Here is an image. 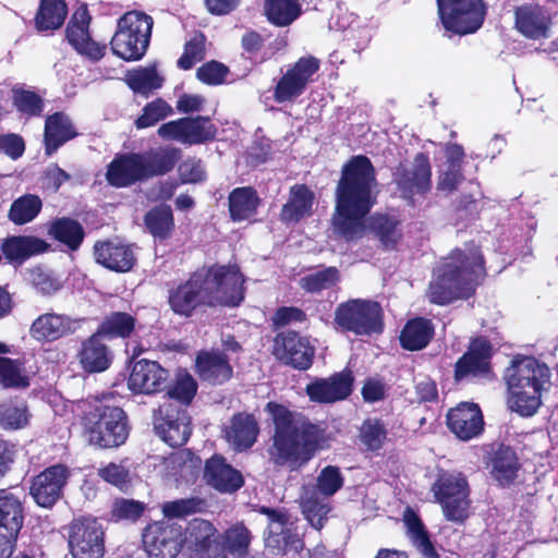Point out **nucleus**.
<instances>
[{
    "label": "nucleus",
    "mask_w": 558,
    "mask_h": 558,
    "mask_svg": "<svg viewBox=\"0 0 558 558\" xmlns=\"http://www.w3.org/2000/svg\"><path fill=\"white\" fill-rule=\"evenodd\" d=\"M260 512L268 518V529L266 532V545L274 549L287 550L289 547L298 549L300 541L288 527V521L283 513L269 508H262Z\"/></svg>",
    "instance_id": "33"
},
{
    "label": "nucleus",
    "mask_w": 558,
    "mask_h": 558,
    "mask_svg": "<svg viewBox=\"0 0 558 558\" xmlns=\"http://www.w3.org/2000/svg\"><path fill=\"white\" fill-rule=\"evenodd\" d=\"M49 232L54 239L64 243L71 250H76L84 238L82 226L69 218L56 220L51 225Z\"/></svg>",
    "instance_id": "47"
},
{
    "label": "nucleus",
    "mask_w": 558,
    "mask_h": 558,
    "mask_svg": "<svg viewBox=\"0 0 558 558\" xmlns=\"http://www.w3.org/2000/svg\"><path fill=\"white\" fill-rule=\"evenodd\" d=\"M549 24L548 13L539 5L524 4L515 10V27L527 38L548 37Z\"/></svg>",
    "instance_id": "31"
},
{
    "label": "nucleus",
    "mask_w": 558,
    "mask_h": 558,
    "mask_svg": "<svg viewBox=\"0 0 558 558\" xmlns=\"http://www.w3.org/2000/svg\"><path fill=\"white\" fill-rule=\"evenodd\" d=\"M89 22L87 8L81 5L71 16L66 27V38L78 53L97 61L105 54L106 46L99 45L90 38Z\"/></svg>",
    "instance_id": "20"
},
{
    "label": "nucleus",
    "mask_w": 558,
    "mask_h": 558,
    "mask_svg": "<svg viewBox=\"0 0 558 558\" xmlns=\"http://www.w3.org/2000/svg\"><path fill=\"white\" fill-rule=\"evenodd\" d=\"M518 471L515 453L510 448H501L493 460V475L501 484L511 482Z\"/></svg>",
    "instance_id": "51"
},
{
    "label": "nucleus",
    "mask_w": 558,
    "mask_h": 558,
    "mask_svg": "<svg viewBox=\"0 0 558 558\" xmlns=\"http://www.w3.org/2000/svg\"><path fill=\"white\" fill-rule=\"evenodd\" d=\"M145 510V505L140 501L121 499L116 501L112 514L116 519L136 520Z\"/></svg>",
    "instance_id": "63"
},
{
    "label": "nucleus",
    "mask_w": 558,
    "mask_h": 558,
    "mask_svg": "<svg viewBox=\"0 0 558 558\" xmlns=\"http://www.w3.org/2000/svg\"><path fill=\"white\" fill-rule=\"evenodd\" d=\"M22 524L23 507L20 498L10 490L0 489V558L12 554Z\"/></svg>",
    "instance_id": "18"
},
{
    "label": "nucleus",
    "mask_w": 558,
    "mask_h": 558,
    "mask_svg": "<svg viewBox=\"0 0 558 558\" xmlns=\"http://www.w3.org/2000/svg\"><path fill=\"white\" fill-rule=\"evenodd\" d=\"M259 198L252 187L234 189L229 195V211L232 220L250 219L256 213Z\"/></svg>",
    "instance_id": "40"
},
{
    "label": "nucleus",
    "mask_w": 558,
    "mask_h": 558,
    "mask_svg": "<svg viewBox=\"0 0 558 558\" xmlns=\"http://www.w3.org/2000/svg\"><path fill=\"white\" fill-rule=\"evenodd\" d=\"M28 416L23 404L3 403L0 405V423L7 428H22L27 424Z\"/></svg>",
    "instance_id": "62"
},
{
    "label": "nucleus",
    "mask_w": 558,
    "mask_h": 558,
    "mask_svg": "<svg viewBox=\"0 0 558 558\" xmlns=\"http://www.w3.org/2000/svg\"><path fill=\"white\" fill-rule=\"evenodd\" d=\"M464 157L463 148L458 144L445 147L446 160L439 167L437 189L442 192L453 191L463 180L461 163Z\"/></svg>",
    "instance_id": "34"
},
{
    "label": "nucleus",
    "mask_w": 558,
    "mask_h": 558,
    "mask_svg": "<svg viewBox=\"0 0 558 558\" xmlns=\"http://www.w3.org/2000/svg\"><path fill=\"white\" fill-rule=\"evenodd\" d=\"M128 417L119 407H101L86 420L88 442L98 448H114L129 437Z\"/></svg>",
    "instance_id": "9"
},
{
    "label": "nucleus",
    "mask_w": 558,
    "mask_h": 558,
    "mask_svg": "<svg viewBox=\"0 0 558 558\" xmlns=\"http://www.w3.org/2000/svg\"><path fill=\"white\" fill-rule=\"evenodd\" d=\"M29 373L24 361L0 357V385L4 388L23 389L29 386Z\"/></svg>",
    "instance_id": "44"
},
{
    "label": "nucleus",
    "mask_w": 558,
    "mask_h": 558,
    "mask_svg": "<svg viewBox=\"0 0 558 558\" xmlns=\"http://www.w3.org/2000/svg\"><path fill=\"white\" fill-rule=\"evenodd\" d=\"M258 423L252 414L238 413L225 425L223 438L235 451L251 448L258 436Z\"/></svg>",
    "instance_id": "27"
},
{
    "label": "nucleus",
    "mask_w": 558,
    "mask_h": 558,
    "mask_svg": "<svg viewBox=\"0 0 558 558\" xmlns=\"http://www.w3.org/2000/svg\"><path fill=\"white\" fill-rule=\"evenodd\" d=\"M1 248L9 262L21 264L32 255L45 252L47 244L33 236H12L2 243Z\"/></svg>",
    "instance_id": "39"
},
{
    "label": "nucleus",
    "mask_w": 558,
    "mask_h": 558,
    "mask_svg": "<svg viewBox=\"0 0 558 558\" xmlns=\"http://www.w3.org/2000/svg\"><path fill=\"white\" fill-rule=\"evenodd\" d=\"M339 279V272L335 267L308 274L300 279L301 287L307 292L315 293L332 287Z\"/></svg>",
    "instance_id": "55"
},
{
    "label": "nucleus",
    "mask_w": 558,
    "mask_h": 558,
    "mask_svg": "<svg viewBox=\"0 0 558 558\" xmlns=\"http://www.w3.org/2000/svg\"><path fill=\"white\" fill-rule=\"evenodd\" d=\"M202 500L197 498L178 499L162 504L161 511L165 520L184 518L196 513L202 508Z\"/></svg>",
    "instance_id": "58"
},
{
    "label": "nucleus",
    "mask_w": 558,
    "mask_h": 558,
    "mask_svg": "<svg viewBox=\"0 0 558 558\" xmlns=\"http://www.w3.org/2000/svg\"><path fill=\"white\" fill-rule=\"evenodd\" d=\"M66 4L62 0H41L35 17L39 31L59 28L66 16Z\"/></svg>",
    "instance_id": "45"
},
{
    "label": "nucleus",
    "mask_w": 558,
    "mask_h": 558,
    "mask_svg": "<svg viewBox=\"0 0 558 558\" xmlns=\"http://www.w3.org/2000/svg\"><path fill=\"white\" fill-rule=\"evenodd\" d=\"M204 477L210 486L223 493L235 492L243 485L241 473L221 456H214L207 460Z\"/></svg>",
    "instance_id": "32"
},
{
    "label": "nucleus",
    "mask_w": 558,
    "mask_h": 558,
    "mask_svg": "<svg viewBox=\"0 0 558 558\" xmlns=\"http://www.w3.org/2000/svg\"><path fill=\"white\" fill-rule=\"evenodd\" d=\"M395 180L404 198L427 192L430 189V167L427 157L418 154L410 169L399 167Z\"/></svg>",
    "instance_id": "26"
},
{
    "label": "nucleus",
    "mask_w": 558,
    "mask_h": 558,
    "mask_svg": "<svg viewBox=\"0 0 558 558\" xmlns=\"http://www.w3.org/2000/svg\"><path fill=\"white\" fill-rule=\"evenodd\" d=\"M183 526L170 520L154 521L143 532L148 558H175L182 548Z\"/></svg>",
    "instance_id": "13"
},
{
    "label": "nucleus",
    "mask_w": 558,
    "mask_h": 558,
    "mask_svg": "<svg viewBox=\"0 0 558 558\" xmlns=\"http://www.w3.org/2000/svg\"><path fill=\"white\" fill-rule=\"evenodd\" d=\"M76 132L74 126L63 113H54L49 117L45 125V144L48 155L53 154L65 142L74 138Z\"/></svg>",
    "instance_id": "38"
},
{
    "label": "nucleus",
    "mask_w": 558,
    "mask_h": 558,
    "mask_svg": "<svg viewBox=\"0 0 558 558\" xmlns=\"http://www.w3.org/2000/svg\"><path fill=\"white\" fill-rule=\"evenodd\" d=\"M145 223L155 238L166 239L173 228V216L169 206H158L145 216Z\"/></svg>",
    "instance_id": "50"
},
{
    "label": "nucleus",
    "mask_w": 558,
    "mask_h": 558,
    "mask_svg": "<svg viewBox=\"0 0 558 558\" xmlns=\"http://www.w3.org/2000/svg\"><path fill=\"white\" fill-rule=\"evenodd\" d=\"M168 377V371L159 363L143 359L133 364L128 386L135 393L150 395L159 391Z\"/></svg>",
    "instance_id": "24"
},
{
    "label": "nucleus",
    "mask_w": 558,
    "mask_h": 558,
    "mask_svg": "<svg viewBox=\"0 0 558 558\" xmlns=\"http://www.w3.org/2000/svg\"><path fill=\"white\" fill-rule=\"evenodd\" d=\"M196 389L197 385L194 378L185 372H180L177 375L175 383L169 390V396L172 399H175L182 403L187 404L195 396Z\"/></svg>",
    "instance_id": "61"
},
{
    "label": "nucleus",
    "mask_w": 558,
    "mask_h": 558,
    "mask_svg": "<svg viewBox=\"0 0 558 558\" xmlns=\"http://www.w3.org/2000/svg\"><path fill=\"white\" fill-rule=\"evenodd\" d=\"M403 522L407 526V534L415 548L425 558H438V554L429 539L428 533L415 512L411 509H407L403 515Z\"/></svg>",
    "instance_id": "42"
},
{
    "label": "nucleus",
    "mask_w": 558,
    "mask_h": 558,
    "mask_svg": "<svg viewBox=\"0 0 558 558\" xmlns=\"http://www.w3.org/2000/svg\"><path fill=\"white\" fill-rule=\"evenodd\" d=\"M223 554H230L236 558H244L248 553L252 534L243 523H235L227 529L219 537Z\"/></svg>",
    "instance_id": "43"
},
{
    "label": "nucleus",
    "mask_w": 558,
    "mask_h": 558,
    "mask_svg": "<svg viewBox=\"0 0 558 558\" xmlns=\"http://www.w3.org/2000/svg\"><path fill=\"white\" fill-rule=\"evenodd\" d=\"M171 113V106L163 99L158 98L144 107L143 113L135 121V124L138 129L149 128Z\"/></svg>",
    "instance_id": "57"
},
{
    "label": "nucleus",
    "mask_w": 558,
    "mask_h": 558,
    "mask_svg": "<svg viewBox=\"0 0 558 558\" xmlns=\"http://www.w3.org/2000/svg\"><path fill=\"white\" fill-rule=\"evenodd\" d=\"M69 547L73 558H102L104 529L93 518L74 520L69 526Z\"/></svg>",
    "instance_id": "15"
},
{
    "label": "nucleus",
    "mask_w": 558,
    "mask_h": 558,
    "mask_svg": "<svg viewBox=\"0 0 558 558\" xmlns=\"http://www.w3.org/2000/svg\"><path fill=\"white\" fill-rule=\"evenodd\" d=\"M227 74V69L221 63L211 61L197 70V78L206 84H220Z\"/></svg>",
    "instance_id": "64"
},
{
    "label": "nucleus",
    "mask_w": 558,
    "mask_h": 558,
    "mask_svg": "<svg viewBox=\"0 0 558 558\" xmlns=\"http://www.w3.org/2000/svg\"><path fill=\"white\" fill-rule=\"evenodd\" d=\"M70 476L69 469L63 464L47 468L33 478L31 495L36 504L49 508L61 497L62 489Z\"/></svg>",
    "instance_id": "19"
},
{
    "label": "nucleus",
    "mask_w": 558,
    "mask_h": 558,
    "mask_svg": "<svg viewBox=\"0 0 558 558\" xmlns=\"http://www.w3.org/2000/svg\"><path fill=\"white\" fill-rule=\"evenodd\" d=\"M319 69V61L314 57H304L291 65L279 78L274 90V99L279 102L292 101L301 96L313 75Z\"/></svg>",
    "instance_id": "17"
},
{
    "label": "nucleus",
    "mask_w": 558,
    "mask_h": 558,
    "mask_svg": "<svg viewBox=\"0 0 558 558\" xmlns=\"http://www.w3.org/2000/svg\"><path fill=\"white\" fill-rule=\"evenodd\" d=\"M216 526L204 519H193L183 527L182 548L191 551L190 558H228L220 546Z\"/></svg>",
    "instance_id": "14"
},
{
    "label": "nucleus",
    "mask_w": 558,
    "mask_h": 558,
    "mask_svg": "<svg viewBox=\"0 0 558 558\" xmlns=\"http://www.w3.org/2000/svg\"><path fill=\"white\" fill-rule=\"evenodd\" d=\"M153 24V19L145 13H125L118 21V28L111 39L112 52L124 61L142 59L149 45Z\"/></svg>",
    "instance_id": "7"
},
{
    "label": "nucleus",
    "mask_w": 558,
    "mask_h": 558,
    "mask_svg": "<svg viewBox=\"0 0 558 558\" xmlns=\"http://www.w3.org/2000/svg\"><path fill=\"white\" fill-rule=\"evenodd\" d=\"M397 226L398 221L386 215H375L371 218V228L386 247H393L400 239Z\"/></svg>",
    "instance_id": "53"
},
{
    "label": "nucleus",
    "mask_w": 558,
    "mask_h": 558,
    "mask_svg": "<svg viewBox=\"0 0 558 558\" xmlns=\"http://www.w3.org/2000/svg\"><path fill=\"white\" fill-rule=\"evenodd\" d=\"M438 14L446 31L466 35L484 23L486 7L483 0H437Z\"/></svg>",
    "instance_id": "12"
},
{
    "label": "nucleus",
    "mask_w": 558,
    "mask_h": 558,
    "mask_svg": "<svg viewBox=\"0 0 558 558\" xmlns=\"http://www.w3.org/2000/svg\"><path fill=\"white\" fill-rule=\"evenodd\" d=\"M353 377L350 372L333 374L327 378H317L306 386L311 401L333 403L345 399L352 391Z\"/></svg>",
    "instance_id": "22"
},
{
    "label": "nucleus",
    "mask_w": 558,
    "mask_h": 558,
    "mask_svg": "<svg viewBox=\"0 0 558 558\" xmlns=\"http://www.w3.org/2000/svg\"><path fill=\"white\" fill-rule=\"evenodd\" d=\"M343 480L336 466H326L317 477L316 486H305L301 497L304 517L316 530H320L330 511L329 497L342 486Z\"/></svg>",
    "instance_id": "8"
},
{
    "label": "nucleus",
    "mask_w": 558,
    "mask_h": 558,
    "mask_svg": "<svg viewBox=\"0 0 558 558\" xmlns=\"http://www.w3.org/2000/svg\"><path fill=\"white\" fill-rule=\"evenodd\" d=\"M275 354L286 364L306 369L312 365L314 347L306 337L287 332L276 339Z\"/></svg>",
    "instance_id": "21"
},
{
    "label": "nucleus",
    "mask_w": 558,
    "mask_h": 558,
    "mask_svg": "<svg viewBox=\"0 0 558 558\" xmlns=\"http://www.w3.org/2000/svg\"><path fill=\"white\" fill-rule=\"evenodd\" d=\"M336 325L357 336H369L383 330V311L377 302L350 300L339 304L335 312Z\"/></svg>",
    "instance_id": "11"
},
{
    "label": "nucleus",
    "mask_w": 558,
    "mask_h": 558,
    "mask_svg": "<svg viewBox=\"0 0 558 558\" xmlns=\"http://www.w3.org/2000/svg\"><path fill=\"white\" fill-rule=\"evenodd\" d=\"M450 430L461 440H470L484 429V420L480 407L471 402H461L447 414Z\"/></svg>",
    "instance_id": "23"
},
{
    "label": "nucleus",
    "mask_w": 558,
    "mask_h": 558,
    "mask_svg": "<svg viewBox=\"0 0 558 558\" xmlns=\"http://www.w3.org/2000/svg\"><path fill=\"white\" fill-rule=\"evenodd\" d=\"M111 360L108 347L102 342L100 333L97 332L83 343L80 351V362L88 373L106 371L110 366Z\"/></svg>",
    "instance_id": "36"
},
{
    "label": "nucleus",
    "mask_w": 558,
    "mask_h": 558,
    "mask_svg": "<svg viewBox=\"0 0 558 558\" xmlns=\"http://www.w3.org/2000/svg\"><path fill=\"white\" fill-rule=\"evenodd\" d=\"M199 377L210 384H222L231 378L232 367L228 359L219 352H202L196 359Z\"/></svg>",
    "instance_id": "35"
},
{
    "label": "nucleus",
    "mask_w": 558,
    "mask_h": 558,
    "mask_svg": "<svg viewBox=\"0 0 558 558\" xmlns=\"http://www.w3.org/2000/svg\"><path fill=\"white\" fill-rule=\"evenodd\" d=\"M134 326L135 319L130 314L117 312L112 313L104 320L97 333H100L101 337L124 338L132 332Z\"/></svg>",
    "instance_id": "52"
},
{
    "label": "nucleus",
    "mask_w": 558,
    "mask_h": 558,
    "mask_svg": "<svg viewBox=\"0 0 558 558\" xmlns=\"http://www.w3.org/2000/svg\"><path fill=\"white\" fill-rule=\"evenodd\" d=\"M432 490L447 520L462 522L469 517L470 487L462 473L441 472Z\"/></svg>",
    "instance_id": "10"
},
{
    "label": "nucleus",
    "mask_w": 558,
    "mask_h": 558,
    "mask_svg": "<svg viewBox=\"0 0 558 558\" xmlns=\"http://www.w3.org/2000/svg\"><path fill=\"white\" fill-rule=\"evenodd\" d=\"M483 276L484 262L477 248L473 247L468 253L456 250L435 269L427 296L439 305L469 296Z\"/></svg>",
    "instance_id": "4"
},
{
    "label": "nucleus",
    "mask_w": 558,
    "mask_h": 558,
    "mask_svg": "<svg viewBox=\"0 0 558 558\" xmlns=\"http://www.w3.org/2000/svg\"><path fill=\"white\" fill-rule=\"evenodd\" d=\"M243 277L236 266H214L195 272L179 286L169 298L171 308L189 316L201 305L236 306L244 298Z\"/></svg>",
    "instance_id": "2"
},
{
    "label": "nucleus",
    "mask_w": 558,
    "mask_h": 558,
    "mask_svg": "<svg viewBox=\"0 0 558 558\" xmlns=\"http://www.w3.org/2000/svg\"><path fill=\"white\" fill-rule=\"evenodd\" d=\"M179 157L177 148L117 155L108 166L106 178L112 186L126 187L169 172Z\"/></svg>",
    "instance_id": "6"
},
{
    "label": "nucleus",
    "mask_w": 558,
    "mask_h": 558,
    "mask_svg": "<svg viewBox=\"0 0 558 558\" xmlns=\"http://www.w3.org/2000/svg\"><path fill=\"white\" fill-rule=\"evenodd\" d=\"M162 77L157 73L155 66L140 68L130 71L126 75V83L136 93L147 94L153 89L160 88Z\"/></svg>",
    "instance_id": "49"
},
{
    "label": "nucleus",
    "mask_w": 558,
    "mask_h": 558,
    "mask_svg": "<svg viewBox=\"0 0 558 558\" xmlns=\"http://www.w3.org/2000/svg\"><path fill=\"white\" fill-rule=\"evenodd\" d=\"M205 57V36L196 34L185 44L184 52L178 60L180 69L189 70L195 63L201 62Z\"/></svg>",
    "instance_id": "60"
},
{
    "label": "nucleus",
    "mask_w": 558,
    "mask_h": 558,
    "mask_svg": "<svg viewBox=\"0 0 558 558\" xmlns=\"http://www.w3.org/2000/svg\"><path fill=\"white\" fill-rule=\"evenodd\" d=\"M41 207V199L37 195H23L12 203L9 219L15 225H25L37 217Z\"/></svg>",
    "instance_id": "46"
},
{
    "label": "nucleus",
    "mask_w": 558,
    "mask_h": 558,
    "mask_svg": "<svg viewBox=\"0 0 558 558\" xmlns=\"http://www.w3.org/2000/svg\"><path fill=\"white\" fill-rule=\"evenodd\" d=\"M492 347L484 338L475 339L456 364L454 378L463 380L488 372Z\"/></svg>",
    "instance_id": "29"
},
{
    "label": "nucleus",
    "mask_w": 558,
    "mask_h": 558,
    "mask_svg": "<svg viewBox=\"0 0 558 558\" xmlns=\"http://www.w3.org/2000/svg\"><path fill=\"white\" fill-rule=\"evenodd\" d=\"M78 328V320L58 313H44L34 319L29 335L39 342H52L73 333Z\"/></svg>",
    "instance_id": "25"
},
{
    "label": "nucleus",
    "mask_w": 558,
    "mask_h": 558,
    "mask_svg": "<svg viewBox=\"0 0 558 558\" xmlns=\"http://www.w3.org/2000/svg\"><path fill=\"white\" fill-rule=\"evenodd\" d=\"M125 461L119 463L110 462L104 466H100L97 471L98 476L105 482L123 489L131 482V473Z\"/></svg>",
    "instance_id": "56"
},
{
    "label": "nucleus",
    "mask_w": 558,
    "mask_h": 558,
    "mask_svg": "<svg viewBox=\"0 0 558 558\" xmlns=\"http://www.w3.org/2000/svg\"><path fill=\"white\" fill-rule=\"evenodd\" d=\"M386 438L387 432L380 421L368 418L363 422L360 428V439L368 450H379L384 446Z\"/></svg>",
    "instance_id": "54"
},
{
    "label": "nucleus",
    "mask_w": 558,
    "mask_h": 558,
    "mask_svg": "<svg viewBox=\"0 0 558 558\" xmlns=\"http://www.w3.org/2000/svg\"><path fill=\"white\" fill-rule=\"evenodd\" d=\"M314 203V194L305 185H293L290 189L288 202L281 209V220L284 222H296L310 216Z\"/></svg>",
    "instance_id": "37"
},
{
    "label": "nucleus",
    "mask_w": 558,
    "mask_h": 558,
    "mask_svg": "<svg viewBox=\"0 0 558 558\" xmlns=\"http://www.w3.org/2000/svg\"><path fill=\"white\" fill-rule=\"evenodd\" d=\"M377 197V180L374 167L364 156L353 157L342 169L336 191V213L332 226L347 240L361 236L365 230V217Z\"/></svg>",
    "instance_id": "1"
},
{
    "label": "nucleus",
    "mask_w": 558,
    "mask_h": 558,
    "mask_svg": "<svg viewBox=\"0 0 558 558\" xmlns=\"http://www.w3.org/2000/svg\"><path fill=\"white\" fill-rule=\"evenodd\" d=\"M158 134L163 140L175 141L185 145H201L216 137L217 126L210 118L197 116L163 123L158 129Z\"/></svg>",
    "instance_id": "16"
},
{
    "label": "nucleus",
    "mask_w": 558,
    "mask_h": 558,
    "mask_svg": "<svg viewBox=\"0 0 558 558\" xmlns=\"http://www.w3.org/2000/svg\"><path fill=\"white\" fill-rule=\"evenodd\" d=\"M13 102L20 112L27 116H38L44 108L41 97L28 89H13Z\"/></svg>",
    "instance_id": "59"
},
{
    "label": "nucleus",
    "mask_w": 558,
    "mask_h": 558,
    "mask_svg": "<svg viewBox=\"0 0 558 558\" xmlns=\"http://www.w3.org/2000/svg\"><path fill=\"white\" fill-rule=\"evenodd\" d=\"M434 335V327L430 320L415 318L410 320L403 328L400 341L404 349L421 350L425 348Z\"/></svg>",
    "instance_id": "41"
},
{
    "label": "nucleus",
    "mask_w": 558,
    "mask_h": 558,
    "mask_svg": "<svg viewBox=\"0 0 558 558\" xmlns=\"http://www.w3.org/2000/svg\"><path fill=\"white\" fill-rule=\"evenodd\" d=\"M94 255L97 263L118 272L131 270L136 260L133 247L119 241L97 242Z\"/></svg>",
    "instance_id": "28"
},
{
    "label": "nucleus",
    "mask_w": 558,
    "mask_h": 558,
    "mask_svg": "<svg viewBox=\"0 0 558 558\" xmlns=\"http://www.w3.org/2000/svg\"><path fill=\"white\" fill-rule=\"evenodd\" d=\"M549 378V368L533 357L513 361L506 372L511 410L523 416L533 415L542 403V391L548 388Z\"/></svg>",
    "instance_id": "5"
},
{
    "label": "nucleus",
    "mask_w": 558,
    "mask_h": 558,
    "mask_svg": "<svg viewBox=\"0 0 558 558\" xmlns=\"http://www.w3.org/2000/svg\"><path fill=\"white\" fill-rule=\"evenodd\" d=\"M271 415L275 430L267 449L269 461L278 466L298 470L314 456L319 429L286 407L269 402L266 407Z\"/></svg>",
    "instance_id": "3"
},
{
    "label": "nucleus",
    "mask_w": 558,
    "mask_h": 558,
    "mask_svg": "<svg viewBox=\"0 0 558 558\" xmlns=\"http://www.w3.org/2000/svg\"><path fill=\"white\" fill-rule=\"evenodd\" d=\"M265 12L271 23L286 26L299 16L300 7L296 0H266Z\"/></svg>",
    "instance_id": "48"
},
{
    "label": "nucleus",
    "mask_w": 558,
    "mask_h": 558,
    "mask_svg": "<svg viewBox=\"0 0 558 558\" xmlns=\"http://www.w3.org/2000/svg\"><path fill=\"white\" fill-rule=\"evenodd\" d=\"M166 413V416L155 418V428L158 435L170 447L184 445L191 435V420L185 410L177 412L175 416L170 415L167 408H161L159 413Z\"/></svg>",
    "instance_id": "30"
}]
</instances>
